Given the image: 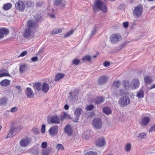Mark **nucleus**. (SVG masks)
<instances>
[{"mask_svg": "<svg viewBox=\"0 0 155 155\" xmlns=\"http://www.w3.org/2000/svg\"><path fill=\"white\" fill-rule=\"evenodd\" d=\"M12 130H11V129L9 131V132L8 134L7 135V137L5 138V139L8 138H11L13 137V136L15 135V133H14Z\"/></svg>", "mask_w": 155, "mask_h": 155, "instance_id": "39", "label": "nucleus"}, {"mask_svg": "<svg viewBox=\"0 0 155 155\" xmlns=\"http://www.w3.org/2000/svg\"><path fill=\"white\" fill-rule=\"evenodd\" d=\"M51 150L49 148H47L46 149L42 150V155H48L51 153Z\"/></svg>", "mask_w": 155, "mask_h": 155, "instance_id": "38", "label": "nucleus"}, {"mask_svg": "<svg viewBox=\"0 0 155 155\" xmlns=\"http://www.w3.org/2000/svg\"><path fill=\"white\" fill-rule=\"evenodd\" d=\"M83 113V110L81 108H76L75 110L74 114L76 116V118H75L73 120L75 122H78L80 115Z\"/></svg>", "mask_w": 155, "mask_h": 155, "instance_id": "8", "label": "nucleus"}, {"mask_svg": "<svg viewBox=\"0 0 155 155\" xmlns=\"http://www.w3.org/2000/svg\"><path fill=\"white\" fill-rule=\"evenodd\" d=\"M125 45V43H123L121 44L119 47V48H120V49H115L116 51L117 52H118L120 51L121 49L124 47Z\"/></svg>", "mask_w": 155, "mask_h": 155, "instance_id": "50", "label": "nucleus"}, {"mask_svg": "<svg viewBox=\"0 0 155 155\" xmlns=\"http://www.w3.org/2000/svg\"><path fill=\"white\" fill-rule=\"evenodd\" d=\"M50 120L52 123L58 124H59L61 121L60 119L56 115L52 116L50 118Z\"/></svg>", "mask_w": 155, "mask_h": 155, "instance_id": "13", "label": "nucleus"}, {"mask_svg": "<svg viewBox=\"0 0 155 155\" xmlns=\"http://www.w3.org/2000/svg\"><path fill=\"white\" fill-rule=\"evenodd\" d=\"M103 111L107 115H109L111 113V109L108 107H104L103 109Z\"/></svg>", "mask_w": 155, "mask_h": 155, "instance_id": "33", "label": "nucleus"}, {"mask_svg": "<svg viewBox=\"0 0 155 155\" xmlns=\"http://www.w3.org/2000/svg\"><path fill=\"white\" fill-rule=\"evenodd\" d=\"M104 65L105 67H107L110 65V64L109 62L105 61L103 64Z\"/></svg>", "mask_w": 155, "mask_h": 155, "instance_id": "61", "label": "nucleus"}, {"mask_svg": "<svg viewBox=\"0 0 155 155\" xmlns=\"http://www.w3.org/2000/svg\"><path fill=\"white\" fill-rule=\"evenodd\" d=\"M39 148L37 147H35L30 149V152L35 155H38L39 153Z\"/></svg>", "mask_w": 155, "mask_h": 155, "instance_id": "25", "label": "nucleus"}, {"mask_svg": "<svg viewBox=\"0 0 155 155\" xmlns=\"http://www.w3.org/2000/svg\"><path fill=\"white\" fill-rule=\"evenodd\" d=\"M10 83V81L9 80L5 79L2 81L0 82V84L2 86L6 87L9 85Z\"/></svg>", "mask_w": 155, "mask_h": 155, "instance_id": "27", "label": "nucleus"}, {"mask_svg": "<svg viewBox=\"0 0 155 155\" xmlns=\"http://www.w3.org/2000/svg\"><path fill=\"white\" fill-rule=\"evenodd\" d=\"M131 88L135 89L137 88L140 85V82L138 79H134L131 82Z\"/></svg>", "mask_w": 155, "mask_h": 155, "instance_id": "11", "label": "nucleus"}, {"mask_svg": "<svg viewBox=\"0 0 155 155\" xmlns=\"http://www.w3.org/2000/svg\"><path fill=\"white\" fill-rule=\"evenodd\" d=\"M0 72L1 73L3 77L4 76H10L8 71L6 70H0Z\"/></svg>", "mask_w": 155, "mask_h": 155, "instance_id": "31", "label": "nucleus"}, {"mask_svg": "<svg viewBox=\"0 0 155 155\" xmlns=\"http://www.w3.org/2000/svg\"><path fill=\"white\" fill-rule=\"evenodd\" d=\"M94 107V106L93 105H89L87 106L86 109L87 110H91Z\"/></svg>", "mask_w": 155, "mask_h": 155, "instance_id": "51", "label": "nucleus"}, {"mask_svg": "<svg viewBox=\"0 0 155 155\" xmlns=\"http://www.w3.org/2000/svg\"><path fill=\"white\" fill-rule=\"evenodd\" d=\"M122 39L120 35L119 34H113L110 37V40L111 43L113 44H116Z\"/></svg>", "mask_w": 155, "mask_h": 155, "instance_id": "4", "label": "nucleus"}, {"mask_svg": "<svg viewBox=\"0 0 155 155\" xmlns=\"http://www.w3.org/2000/svg\"><path fill=\"white\" fill-rule=\"evenodd\" d=\"M131 145L130 144L127 143V144H126L125 147V149L126 151L127 152H129L131 149Z\"/></svg>", "mask_w": 155, "mask_h": 155, "instance_id": "48", "label": "nucleus"}, {"mask_svg": "<svg viewBox=\"0 0 155 155\" xmlns=\"http://www.w3.org/2000/svg\"><path fill=\"white\" fill-rule=\"evenodd\" d=\"M16 9L21 12L24 11L25 9V5L24 1L19 0L15 4Z\"/></svg>", "mask_w": 155, "mask_h": 155, "instance_id": "5", "label": "nucleus"}, {"mask_svg": "<svg viewBox=\"0 0 155 155\" xmlns=\"http://www.w3.org/2000/svg\"><path fill=\"white\" fill-rule=\"evenodd\" d=\"M137 97L139 98H142L144 96V92L142 90H140L137 94Z\"/></svg>", "mask_w": 155, "mask_h": 155, "instance_id": "41", "label": "nucleus"}, {"mask_svg": "<svg viewBox=\"0 0 155 155\" xmlns=\"http://www.w3.org/2000/svg\"><path fill=\"white\" fill-rule=\"evenodd\" d=\"M96 31H97L96 28L95 27H94V28H93V29H92V31H91V36H92L93 35H94L95 34Z\"/></svg>", "mask_w": 155, "mask_h": 155, "instance_id": "57", "label": "nucleus"}, {"mask_svg": "<svg viewBox=\"0 0 155 155\" xmlns=\"http://www.w3.org/2000/svg\"><path fill=\"white\" fill-rule=\"evenodd\" d=\"M143 12V6L141 5H140L134 7L133 15L135 18H138L141 16Z\"/></svg>", "mask_w": 155, "mask_h": 155, "instance_id": "2", "label": "nucleus"}, {"mask_svg": "<svg viewBox=\"0 0 155 155\" xmlns=\"http://www.w3.org/2000/svg\"><path fill=\"white\" fill-rule=\"evenodd\" d=\"M26 95L28 98H31L34 97V94L30 87H27L25 91Z\"/></svg>", "mask_w": 155, "mask_h": 155, "instance_id": "14", "label": "nucleus"}, {"mask_svg": "<svg viewBox=\"0 0 155 155\" xmlns=\"http://www.w3.org/2000/svg\"><path fill=\"white\" fill-rule=\"evenodd\" d=\"M12 4L10 3H8L5 4L3 6L4 10H6L10 9L12 7Z\"/></svg>", "mask_w": 155, "mask_h": 155, "instance_id": "42", "label": "nucleus"}, {"mask_svg": "<svg viewBox=\"0 0 155 155\" xmlns=\"http://www.w3.org/2000/svg\"><path fill=\"white\" fill-rule=\"evenodd\" d=\"M85 155H97V154L95 152L89 151L86 153Z\"/></svg>", "mask_w": 155, "mask_h": 155, "instance_id": "53", "label": "nucleus"}, {"mask_svg": "<svg viewBox=\"0 0 155 155\" xmlns=\"http://www.w3.org/2000/svg\"><path fill=\"white\" fill-rule=\"evenodd\" d=\"M27 24L28 28L32 29L34 28L36 25V23L35 22L34 20H30L27 22Z\"/></svg>", "mask_w": 155, "mask_h": 155, "instance_id": "22", "label": "nucleus"}, {"mask_svg": "<svg viewBox=\"0 0 155 155\" xmlns=\"http://www.w3.org/2000/svg\"><path fill=\"white\" fill-rule=\"evenodd\" d=\"M93 9L95 12L101 10L104 13L107 12L108 10L106 4L101 0H95L93 6Z\"/></svg>", "mask_w": 155, "mask_h": 155, "instance_id": "1", "label": "nucleus"}, {"mask_svg": "<svg viewBox=\"0 0 155 155\" xmlns=\"http://www.w3.org/2000/svg\"><path fill=\"white\" fill-rule=\"evenodd\" d=\"M33 131L35 133H37L39 131V129L37 128H34L33 129Z\"/></svg>", "mask_w": 155, "mask_h": 155, "instance_id": "64", "label": "nucleus"}, {"mask_svg": "<svg viewBox=\"0 0 155 155\" xmlns=\"http://www.w3.org/2000/svg\"><path fill=\"white\" fill-rule=\"evenodd\" d=\"M123 25L124 27L125 28H127L128 26L129 23L128 22H123Z\"/></svg>", "mask_w": 155, "mask_h": 155, "instance_id": "60", "label": "nucleus"}, {"mask_svg": "<svg viewBox=\"0 0 155 155\" xmlns=\"http://www.w3.org/2000/svg\"><path fill=\"white\" fill-rule=\"evenodd\" d=\"M80 62V60L76 58L74 59L72 61V64L75 65H78Z\"/></svg>", "mask_w": 155, "mask_h": 155, "instance_id": "45", "label": "nucleus"}, {"mask_svg": "<svg viewBox=\"0 0 155 155\" xmlns=\"http://www.w3.org/2000/svg\"><path fill=\"white\" fill-rule=\"evenodd\" d=\"M31 60L32 61H36L38 60V58L37 57H34L32 58L31 59Z\"/></svg>", "mask_w": 155, "mask_h": 155, "instance_id": "63", "label": "nucleus"}, {"mask_svg": "<svg viewBox=\"0 0 155 155\" xmlns=\"http://www.w3.org/2000/svg\"><path fill=\"white\" fill-rule=\"evenodd\" d=\"M93 125L97 129H100L102 127V124L100 118H96L93 121Z\"/></svg>", "mask_w": 155, "mask_h": 155, "instance_id": "7", "label": "nucleus"}, {"mask_svg": "<svg viewBox=\"0 0 155 155\" xmlns=\"http://www.w3.org/2000/svg\"><path fill=\"white\" fill-rule=\"evenodd\" d=\"M124 88L127 90L131 88V85H130V84L128 81H124Z\"/></svg>", "mask_w": 155, "mask_h": 155, "instance_id": "37", "label": "nucleus"}, {"mask_svg": "<svg viewBox=\"0 0 155 155\" xmlns=\"http://www.w3.org/2000/svg\"><path fill=\"white\" fill-rule=\"evenodd\" d=\"M74 32L73 30H71L69 32H67L64 35V37H68L70 36Z\"/></svg>", "mask_w": 155, "mask_h": 155, "instance_id": "49", "label": "nucleus"}, {"mask_svg": "<svg viewBox=\"0 0 155 155\" xmlns=\"http://www.w3.org/2000/svg\"><path fill=\"white\" fill-rule=\"evenodd\" d=\"M11 130H12L13 132L15 133V135L17 132H19L20 130V129L18 127H12L11 128Z\"/></svg>", "mask_w": 155, "mask_h": 155, "instance_id": "46", "label": "nucleus"}, {"mask_svg": "<svg viewBox=\"0 0 155 155\" xmlns=\"http://www.w3.org/2000/svg\"><path fill=\"white\" fill-rule=\"evenodd\" d=\"M18 110V108L16 107H14L11 109V111L12 113H14Z\"/></svg>", "mask_w": 155, "mask_h": 155, "instance_id": "62", "label": "nucleus"}, {"mask_svg": "<svg viewBox=\"0 0 155 155\" xmlns=\"http://www.w3.org/2000/svg\"><path fill=\"white\" fill-rule=\"evenodd\" d=\"M58 127L57 125L51 127L48 130L49 134L53 137L56 136L58 134Z\"/></svg>", "mask_w": 155, "mask_h": 155, "instance_id": "9", "label": "nucleus"}, {"mask_svg": "<svg viewBox=\"0 0 155 155\" xmlns=\"http://www.w3.org/2000/svg\"><path fill=\"white\" fill-rule=\"evenodd\" d=\"M25 6L27 8L33 7L34 6V2L31 0L24 1Z\"/></svg>", "mask_w": 155, "mask_h": 155, "instance_id": "24", "label": "nucleus"}, {"mask_svg": "<svg viewBox=\"0 0 155 155\" xmlns=\"http://www.w3.org/2000/svg\"><path fill=\"white\" fill-rule=\"evenodd\" d=\"M144 81L145 83L150 84L152 82V80L151 78L148 76H144Z\"/></svg>", "mask_w": 155, "mask_h": 155, "instance_id": "36", "label": "nucleus"}, {"mask_svg": "<svg viewBox=\"0 0 155 155\" xmlns=\"http://www.w3.org/2000/svg\"><path fill=\"white\" fill-rule=\"evenodd\" d=\"M42 85L40 83H36L34 85V88L35 91H39L41 90Z\"/></svg>", "mask_w": 155, "mask_h": 155, "instance_id": "28", "label": "nucleus"}, {"mask_svg": "<svg viewBox=\"0 0 155 155\" xmlns=\"http://www.w3.org/2000/svg\"><path fill=\"white\" fill-rule=\"evenodd\" d=\"M83 61H90L91 60V58L90 55H87L84 56L82 59Z\"/></svg>", "mask_w": 155, "mask_h": 155, "instance_id": "40", "label": "nucleus"}, {"mask_svg": "<svg viewBox=\"0 0 155 155\" xmlns=\"http://www.w3.org/2000/svg\"><path fill=\"white\" fill-rule=\"evenodd\" d=\"M107 79V77L103 76L100 78L98 81V83L99 84H102L105 83Z\"/></svg>", "mask_w": 155, "mask_h": 155, "instance_id": "20", "label": "nucleus"}, {"mask_svg": "<svg viewBox=\"0 0 155 155\" xmlns=\"http://www.w3.org/2000/svg\"><path fill=\"white\" fill-rule=\"evenodd\" d=\"M45 126L44 124H43L41 127V133L42 134H44L45 133Z\"/></svg>", "mask_w": 155, "mask_h": 155, "instance_id": "54", "label": "nucleus"}, {"mask_svg": "<svg viewBox=\"0 0 155 155\" xmlns=\"http://www.w3.org/2000/svg\"><path fill=\"white\" fill-rule=\"evenodd\" d=\"M66 118H68L69 119H71L70 116L68 113L64 112L62 116L61 117V120H63Z\"/></svg>", "mask_w": 155, "mask_h": 155, "instance_id": "35", "label": "nucleus"}, {"mask_svg": "<svg viewBox=\"0 0 155 155\" xmlns=\"http://www.w3.org/2000/svg\"><path fill=\"white\" fill-rule=\"evenodd\" d=\"M42 87V91L45 93H47L48 91L50 88L49 85L46 83H44L43 84Z\"/></svg>", "mask_w": 155, "mask_h": 155, "instance_id": "23", "label": "nucleus"}, {"mask_svg": "<svg viewBox=\"0 0 155 155\" xmlns=\"http://www.w3.org/2000/svg\"><path fill=\"white\" fill-rule=\"evenodd\" d=\"M64 76V74L62 73L57 74L55 77V81H58L62 79Z\"/></svg>", "mask_w": 155, "mask_h": 155, "instance_id": "30", "label": "nucleus"}, {"mask_svg": "<svg viewBox=\"0 0 155 155\" xmlns=\"http://www.w3.org/2000/svg\"><path fill=\"white\" fill-rule=\"evenodd\" d=\"M105 143V141L104 138H101L98 139L97 141L96 145L99 147L103 146Z\"/></svg>", "mask_w": 155, "mask_h": 155, "instance_id": "21", "label": "nucleus"}, {"mask_svg": "<svg viewBox=\"0 0 155 155\" xmlns=\"http://www.w3.org/2000/svg\"><path fill=\"white\" fill-rule=\"evenodd\" d=\"M27 51H25L23 52H22L20 55L19 57H24L27 54Z\"/></svg>", "mask_w": 155, "mask_h": 155, "instance_id": "56", "label": "nucleus"}, {"mask_svg": "<svg viewBox=\"0 0 155 155\" xmlns=\"http://www.w3.org/2000/svg\"><path fill=\"white\" fill-rule=\"evenodd\" d=\"M62 32V30L61 29H55L53 30L51 33L52 35H55L58 34L59 33H61Z\"/></svg>", "mask_w": 155, "mask_h": 155, "instance_id": "44", "label": "nucleus"}, {"mask_svg": "<svg viewBox=\"0 0 155 155\" xmlns=\"http://www.w3.org/2000/svg\"><path fill=\"white\" fill-rule=\"evenodd\" d=\"M44 2H38L36 4V6L37 7H40L42 6Z\"/></svg>", "mask_w": 155, "mask_h": 155, "instance_id": "55", "label": "nucleus"}, {"mask_svg": "<svg viewBox=\"0 0 155 155\" xmlns=\"http://www.w3.org/2000/svg\"><path fill=\"white\" fill-rule=\"evenodd\" d=\"M7 99L5 97H3L0 99V104L1 105H4L6 104Z\"/></svg>", "mask_w": 155, "mask_h": 155, "instance_id": "34", "label": "nucleus"}, {"mask_svg": "<svg viewBox=\"0 0 155 155\" xmlns=\"http://www.w3.org/2000/svg\"><path fill=\"white\" fill-rule=\"evenodd\" d=\"M64 132L69 136H71L72 134V129L69 125H66L64 129Z\"/></svg>", "mask_w": 155, "mask_h": 155, "instance_id": "17", "label": "nucleus"}, {"mask_svg": "<svg viewBox=\"0 0 155 155\" xmlns=\"http://www.w3.org/2000/svg\"><path fill=\"white\" fill-rule=\"evenodd\" d=\"M79 94L78 91L76 90L73 92L70 93L69 97L71 99L72 101L76 100L77 99V96Z\"/></svg>", "mask_w": 155, "mask_h": 155, "instance_id": "15", "label": "nucleus"}, {"mask_svg": "<svg viewBox=\"0 0 155 155\" xmlns=\"http://www.w3.org/2000/svg\"><path fill=\"white\" fill-rule=\"evenodd\" d=\"M56 147L58 150H64V147L61 144H59L56 145Z\"/></svg>", "mask_w": 155, "mask_h": 155, "instance_id": "52", "label": "nucleus"}, {"mask_svg": "<svg viewBox=\"0 0 155 155\" xmlns=\"http://www.w3.org/2000/svg\"><path fill=\"white\" fill-rule=\"evenodd\" d=\"M54 5L60 6L61 8H64L66 2L62 0H52Z\"/></svg>", "mask_w": 155, "mask_h": 155, "instance_id": "10", "label": "nucleus"}, {"mask_svg": "<svg viewBox=\"0 0 155 155\" xmlns=\"http://www.w3.org/2000/svg\"><path fill=\"white\" fill-rule=\"evenodd\" d=\"M9 33V31L8 29L4 28H0V39L3 38L4 35H7Z\"/></svg>", "mask_w": 155, "mask_h": 155, "instance_id": "12", "label": "nucleus"}, {"mask_svg": "<svg viewBox=\"0 0 155 155\" xmlns=\"http://www.w3.org/2000/svg\"><path fill=\"white\" fill-rule=\"evenodd\" d=\"M149 131V132L155 131V124L150 128Z\"/></svg>", "mask_w": 155, "mask_h": 155, "instance_id": "58", "label": "nucleus"}, {"mask_svg": "<svg viewBox=\"0 0 155 155\" xmlns=\"http://www.w3.org/2000/svg\"><path fill=\"white\" fill-rule=\"evenodd\" d=\"M28 65L25 63H22L20 64L19 68V71L21 73L25 72L27 70Z\"/></svg>", "mask_w": 155, "mask_h": 155, "instance_id": "18", "label": "nucleus"}, {"mask_svg": "<svg viewBox=\"0 0 155 155\" xmlns=\"http://www.w3.org/2000/svg\"><path fill=\"white\" fill-rule=\"evenodd\" d=\"M123 90H122L120 91L117 90L116 91L112 92V94L117 97L123 95Z\"/></svg>", "mask_w": 155, "mask_h": 155, "instance_id": "29", "label": "nucleus"}, {"mask_svg": "<svg viewBox=\"0 0 155 155\" xmlns=\"http://www.w3.org/2000/svg\"><path fill=\"white\" fill-rule=\"evenodd\" d=\"M113 86L114 87H116L118 88L120 85V82L118 81H114L113 82Z\"/></svg>", "mask_w": 155, "mask_h": 155, "instance_id": "47", "label": "nucleus"}, {"mask_svg": "<svg viewBox=\"0 0 155 155\" xmlns=\"http://www.w3.org/2000/svg\"><path fill=\"white\" fill-rule=\"evenodd\" d=\"M147 135L146 133L143 132L138 134L137 137L138 138H140L141 139L146 138Z\"/></svg>", "mask_w": 155, "mask_h": 155, "instance_id": "43", "label": "nucleus"}, {"mask_svg": "<svg viewBox=\"0 0 155 155\" xmlns=\"http://www.w3.org/2000/svg\"><path fill=\"white\" fill-rule=\"evenodd\" d=\"M35 18L37 22H41L42 21V18L40 14H36L35 16Z\"/></svg>", "mask_w": 155, "mask_h": 155, "instance_id": "32", "label": "nucleus"}, {"mask_svg": "<svg viewBox=\"0 0 155 155\" xmlns=\"http://www.w3.org/2000/svg\"><path fill=\"white\" fill-rule=\"evenodd\" d=\"M150 120V119L149 117H145L143 118L142 123L143 125L145 126L149 123Z\"/></svg>", "mask_w": 155, "mask_h": 155, "instance_id": "26", "label": "nucleus"}, {"mask_svg": "<svg viewBox=\"0 0 155 155\" xmlns=\"http://www.w3.org/2000/svg\"><path fill=\"white\" fill-rule=\"evenodd\" d=\"M31 142V138L26 137L21 139L19 142V145L21 147H25L28 146Z\"/></svg>", "mask_w": 155, "mask_h": 155, "instance_id": "6", "label": "nucleus"}, {"mask_svg": "<svg viewBox=\"0 0 155 155\" xmlns=\"http://www.w3.org/2000/svg\"><path fill=\"white\" fill-rule=\"evenodd\" d=\"M105 100L104 98L102 97L99 96L95 98L93 100V102L96 104H99L104 102Z\"/></svg>", "mask_w": 155, "mask_h": 155, "instance_id": "16", "label": "nucleus"}, {"mask_svg": "<svg viewBox=\"0 0 155 155\" xmlns=\"http://www.w3.org/2000/svg\"><path fill=\"white\" fill-rule=\"evenodd\" d=\"M118 103L120 106L124 107L130 103V98L128 96H123L119 99Z\"/></svg>", "mask_w": 155, "mask_h": 155, "instance_id": "3", "label": "nucleus"}, {"mask_svg": "<svg viewBox=\"0 0 155 155\" xmlns=\"http://www.w3.org/2000/svg\"><path fill=\"white\" fill-rule=\"evenodd\" d=\"M47 145V143L46 142H44L42 143L41 147L42 148H45L46 147Z\"/></svg>", "mask_w": 155, "mask_h": 155, "instance_id": "59", "label": "nucleus"}, {"mask_svg": "<svg viewBox=\"0 0 155 155\" xmlns=\"http://www.w3.org/2000/svg\"><path fill=\"white\" fill-rule=\"evenodd\" d=\"M32 33V29L30 28H27L25 30L24 35L25 37L28 38L30 36Z\"/></svg>", "mask_w": 155, "mask_h": 155, "instance_id": "19", "label": "nucleus"}]
</instances>
